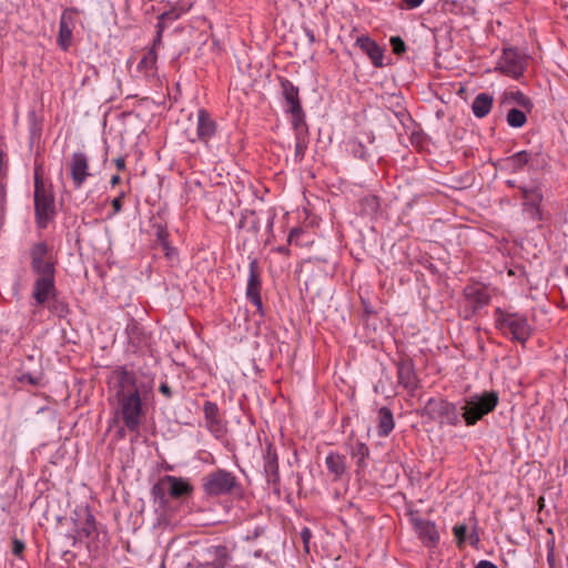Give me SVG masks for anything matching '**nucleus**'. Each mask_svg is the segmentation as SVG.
<instances>
[{
	"mask_svg": "<svg viewBox=\"0 0 568 568\" xmlns=\"http://www.w3.org/2000/svg\"><path fill=\"white\" fill-rule=\"evenodd\" d=\"M112 378L118 403L115 415L129 432L138 435L144 416L142 395L146 388L143 384L139 385L135 374L125 367L115 369Z\"/></svg>",
	"mask_w": 568,
	"mask_h": 568,
	"instance_id": "obj_1",
	"label": "nucleus"
},
{
	"mask_svg": "<svg viewBox=\"0 0 568 568\" xmlns=\"http://www.w3.org/2000/svg\"><path fill=\"white\" fill-rule=\"evenodd\" d=\"M498 403L499 395L495 390H484L465 397L460 407L465 424L476 425L484 416L491 413Z\"/></svg>",
	"mask_w": 568,
	"mask_h": 568,
	"instance_id": "obj_2",
	"label": "nucleus"
},
{
	"mask_svg": "<svg viewBox=\"0 0 568 568\" xmlns=\"http://www.w3.org/2000/svg\"><path fill=\"white\" fill-rule=\"evenodd\" d=\"M34 214L38 227L45 229L55 213L54 194L51 184H47L37 168L34 170Z\"/></svg>",
	"mask_w": 568,
	"mask_h": 568,
	"instance_id": "obj_3",
	"label": "nucleus"
},
{
	"mask_svg": "<svg viewBox=\"0 0 568 568\" xmlns=\"http://www.w3.org/2000/svg\"><path fill=\"white\" fill-rule=\"evenodd\" d=\"M193 493V486L182 477L172 475L163 476L153 487L152 495L161 504L168 501V496L173 499L189 497Z\"/></svg>",
	"mask_w": 568,
	"mask_h": 568,
	"instance_id": "obj_4",
	"label": "nucleus"
},
{
	"mask_svg": "<svg viewBox=\"0 0 568 568\" xmlns=\"http://www.w3.org/2000/svg\"><path fill=\"white\" fill-rule=\"evenodd\" d=\"M496 322L500 328H507L511 338L519 343L524 344L531 334L527 318L517 313H505L500 308H497Z\"/></svg>",
	"mask_w": 568,
	"mask_h": 568,
	"instance_id": "obj_5",
	"label": "nucleus"
},
{
	"mask_svg": "<svg viewBox=\"0 0 568 568\" xmlns=\"http://www.w3.org/2000/svg\"><path fill=\"white\" fill-rule=\"evenodd\" d=\"M236 485V477L225 470L216 469L203 478L202 488L207 496H220L232 491Z\"/></svg>",
	"mask_w": 568,
	"mask_h": 568,
	"instance_id": "obj_6",
	"label": "nucleus"
},
{
	"mask_svg": "<svg viewBox=\"0 0 568 568\" xmlns=\"http://www.w3.org/2000/svg\"><path fill=\"white\" fill-rule=\"evenodd\" d=\"M427 409L434 415L440 417L444 423L450 426H457L460 423L462 410L456 404L442 398H430L426 405Z\"/></svg>",
	"mask_w": 568,
	"mask_h": 568,
	"instance_id": "obj_7",
	"label": "nucleus"
},
{
	"mask_svg": "<svg viewBox=\"0 0 568 568\" xmlns=\"http://www.w3.org/2000/svg\"><path fill=\"white\" fill-rule=\"evenodd\" d=\"M499 65L504 74L518 79L526 70L527 59L517 50L509 48L504 50Z\"/></svg>",
	"mask_w": 568,
	"mask_h": 568,
	"instance_id": "obj_8",
	"label": "nucleus"
},
{
	"mask_svg": "<svg viewBox=\"0 0 568 568\" xmlns=\"http://www.w3.org/2000/svg\"><path fill=\"white\" fill-rule=\"evenodd\" d=\"M196 119V139H192L191 142L199 141L207 146L211 139L216 135L217 124L205 109L197 110Z\"/></svg>",
	"mask_w": 568,
	"mask_h": 568,
	"instance_id": "obj_9",
	"label": "nucleus"
},
{
	"mask_svg": "<svg viewBox=\"0 0 568 568\" xmlns=\"http://www.w3.org/2000/svg\"><path fill=\"white\" fill-rule=\"evenodd\" d=\"M539 154L530 151H519L504 160V169L511 173H518L526 166L535 169L539 165Z\"/></svg>",
	"mask_w": 568,
	"mask_h": 568,
	"instance_id": "obj_10",
	"label": "nucleus"
},
{
	"mask_svg": "<svg viewBox=\"0 0 568 568\" xmlns=\"http://www.w3.org/2000/svg\"><path fill=\"white\" fill-rule=\"evenodd\" d=\"M70 175L75 189H80L91 175L89 172V158L83 152H74L69 164Z\"/></svg>",
	"mask_w": 568,
	"mask_h": 568,
	"instance_id": "obj_11",
	"label": "nucleus"
},
{
	"mask_svg": "<svg viewBox=\"0 0 568 568\" xmlns=\"http://www.w3.org/2000/svg\"><path fill=\"white\" fill-rule=\"evenodd\" d=\"M246 297L256 306L257 310H262L261 276L256 258H252L250 261Z\"/></svg>",
	"mask_w": 568,
	"mask_h": 568,
	"instance_id": "obj_12",
	"label": "nucleus"
},
{
	"mask_svg": "<svg viewBox=\"0 0 568 568\" xmlns=\"http://www.w3.org/2000/svg\"><path fill=\"white\" fill-rule=\"evenodd\" d=\"M264 474L266 481L274 487L280 484L278 457L276 448L272 443H267L263 455Z\"/></svg>",
	"mask_w": 568,
	"mask_h": 568,
	"instance_id": "obj_13",
	"label": "nucleus"
},
{
	"mask_svg": "<svg viewBox=\"0 0 568 568\" xmlns=\"http://www.w3.org/2000/svg\"><path fill=\"white\" fill-rule=\"evenodd\" d=\"M412 524L419 539L427 547H434L439 540V534L434 523L419 517H413Z\"/></svg>",
	"mask_w": 568,
	"mask_h": 568,
	"instance_id": "obj_14",
	"label": "nucleus"
},
{
	"mask_svg": "<svg viewBox=\"0 0 568 568\" xmlns=\"http://www.w3.org/2000/svg\"><path fill=\"white\" fill-rule=\"evenodd\" d=\"M55 278L54 277H37L33 284L32 296L38 305H43L50 298L55 296Z\"/></svg>",
	"mask_w": 568,
	"mask_h": 568,
	"instance_id": "obj_15",
	"label": "nucleus"
},
{
	"mask_svg": "<svg viewBox=\"0 0 568 568\" xmlns=\"http://www.w3.org/2000/svg\"><path fill=\"white\" fill-rule=\"evenodd\" d=\"M397 379L398 384L407 390L414 392L417 389L418 379L410 359H402L397 363Z\"/></svg>",
	"mask_w": 568,
	"mask_h": 568,
	"instance_id": "obj_16",
	"label": "nucleus"
},
{
	"mask_svg": "<svg viewBox=\"0 0 568 568\" xmlns=\"http://www.w3.org/2000/svg\"><path fill=\"white\" fill-rule=\"evenodd\" d=\"M73 16L74 11L67 9L60 18L58 43L63 50H67L72 42Z\"/></svg>",
	"mask_w": 568,
	"mask_h": 568,
	"instance_id": "obj_17",
	"label": "nucleus"
},
{
	"mask_svg": "<svg viewBox=\"0 0 568 568\" xmlns=\"http://www.w3.org/2000/svg\"><path fill=\"white\" fill-rule=\"evenodd\" d=\"M464 294L474 312L483 308L490 302V295L487 288L479 285L467 286L464 291Z\"/></svg>",
	"mask_w": 568,
	"mask_h": 568,
	"instance_id": "obj_18",
	"label": "nucleus"
},
{
	"mask_svg": "<svg viewBox=\"0 0 568 568\" xmlns=\"http://www.w3.org/2000/svg\"><path fill=\"white\" fill-rule=\"evenodd\" d=\"M355 44L368 55L375 67H383V50L373 39L361 36L356 39Z\"/></svg>",
	"mask_w": 568,
	"mask_h": 568,
	"instance_id": "obj_19",
	"label": "nucleus"
},
{
	"mask_svg": "<svg viewBox=\"0 0 568 568\" xmlns=\"http://www.w3.org/2000/svg\"><path fill=\"white\" fill-rule=\"evenodd\" d=\"M203 412L207 429L216 436H220L224 430V426L220 418L217 405L213 402L206 400L203 405Z\"/></svg>",
	"mask_w": 568,
	"mask_h": 568,
	"instance_id": "obj_20",
	"label": "nucleus"
},
{
	"mask_svg": "<svg viewBox=\"0 0 568 568\" xmlns=\"http://www.w3.org/2000/svg\"><path fill=\"white\" fill-rule=\"evenodd\" d=\"M542 193L538 191L524 201L523 211L534 222H540L544 219L541 211Z\"/></svg>",
	"mask_w": 568,
	"mask_h": 568,
	"instance_id": "obj_21",
	"label": "nucleus"
},
{
	"mask_svg": "<svg viewBox=\"0 0 568 568\" xmlns=\"http://www.w3.org/2000/svg\"><path fill=\"white\" fill-rule=\"evenodd\" d=\"M282 93L286 103V112L291 110H298L302 108L298 88L295 87L290 80L283 79L281 81Z\"/></svg>",
	"mask_w": 568,
	"mask_h": 568,
	"instance_id": "obj_22",
	"label": "nucleus"
},
{
	"mask_svg": "<svg viewBox=\"0 0 568 568\" xmlns=\"http://www.w3.org/2000/svg\"><path fill=\"white\" fill-rule=\"evenodd\" d=\"M395 422L392 410L383 406L377 414V434L379 437H387L394 429Z\"/></svg>",
	"mask_w": 568,
	"mask_h": 568,
	"instance_id": "obj_23",
	"label": "nucleus"
},
{
	"mask_svg": "<svg viewBox=\"0 0 568 568\" xmlns=\"http://www.w3.org/2000/svg\"><path fill=\"white\" fill-rule=\"evenodd\" d=\"M325 464L328 473L334 476V480H338L346 471V458L338 453H329L325 458Z\"/></svg>",
	"mask_w": 568,
	"mask_h": 568,
	"instance_id": "obj_24",
	"label": "nucleus"
},
{
	"mask_svg": "<svg viewBox=\"0 0 568 568\" xmlns=\"http://www.w3.org/2000/svg\"><path fill=\"white\" fill-rule=\"evenodd\" d=\"M493 97L488 93H479L475 97L471 110L476 118L481 119L488 115L493 106Z\"/></svg>",
	"mask_w": 568,
	"mask_h": 568,
	"instance_id": "obj_25",
	"label": "nucleus"
},
{
	"mask_svg": "<svg viewBox=\"0 0 568 568\" xmlns=\"http://www.w3.org/2000/svg\"><path fill=\"white\" fill-rule=\"evenodd\" d=\"M349 454L356 459V473L359 474L367 467L366 460L369 457V448L365 443L356 442L351 447Z\"/></svg>",
	"mask_w": 568,
	"mask_h": 568,
	"instance_id": "obj_26",
	"label": "nucleus"
},
{
	"mask_svg": "<svg viewBox=\"0 0 568 568\" xmlns=\"http://www.w3.org/2000/svg\"><path fill=\"white\" fill-rule=\"evenodd\" d=\"M292 115V126L295 135H308V128L305 121L303 108L287 111Z\"/></svg>",
	"mask_w": 568,
	"mask_h": 568,
	"instance_id": "obj_27",
	"label": "nucleus"
},
{
	"mask_svg": "<svg viewBox=\"0 0 568 568\" xmlns=\"http://www.w3.org/2000/svg\"><path fill=\"white\" fill-rule=\"evenodd\" d=\"M381 201L376 195H366L359 200V210L363 215L374 216L379 212Z\"/></svg>",
	"mask_w": 568,
	"mask_h": 568,
	"instance_id": "obj_28",
	"label": "nucleus"
},
{
	"mask_svg": "<svg viewBox=\"0 0 568 568\" xmlns=\"http://www.w3.org/2000/svg\"><path fill=\"white\" fill-rule=\"evenodd\" d=\"M181 17V11L178 8H171L168 11H164L159 16V22L156 24L158 28V39L160 40L163 30L166 28L168 23H171L178 20Z\"/></svg>",
	"mask_w": 568,
	"mask_h": 568,
	"instance_id": "obj_29",
	"label": "nucleus"
},
{
	"mask_svg": "<svg viewBox=\"0 0 568 568\" xmlns=\"http://www.w3.org/2000/svg\"><path fill=\"white\" fill-rule=\"evenodd\" d=\"M506 99L518 104L523 110L530 112L534 108L531 100L521 91H511L506 93Z\"/></svg>",
	"mask_w": 568,
	"mask_h": 568,
	"instance_id": "obj_30",
	"label": "nucleus"
},
{
	"mask_svg": "<svg viewBox=\"0 0 568 568\" xmlns=\"http://www.w3.org/2000/svg\"><path fill=\"white\" fill-rule=\"evenodd\" d=\"M526 112L527 111L517 108L510 109L507 113L508 125L516 129L524 126L527 122Z\"/></svg>",
	"mask_w": 568,
	"mask_h": 568,
	"instance_id": "obj_31",
	"label": "nucleus"
},
{
	"mask_svg": "<svg viewBox=\"0 0 568 568\" xmlns=\"http://www.w3.org/2000/svg\"><path fill=\"white\" fill-rule=\"evenodd\" d=\"M32 272L37 277H54V264L49 260L38 262L31 265Z\"/></svg>",
	"mask_w": 568,
	"mask_h": 568,
	"instance_id": "obj_32",
	"label": "nucleus"
},
{
	"mask_svg": "<svg viewBox=\"0 0 568 568\" xmlns=\"http://www.w3.org/2000/svg\"><path fill=\"white\" fill-rule=\"evenodd\" d=\"M310 143L308 135H295L294 162L301 163Z\"/></svg>",
	"mask_w": 568,
	"mask_h": 568,
	"instance_id": "obj_33",
	"label": "nucleus"
},
{
	"mask_svg": "<svg viewBox=\"0 0 568 568\" xmlns=\"http://www.w3.org/2000/svg\"><path fill=\"white\" fill-rule=\"evenodd\" d=\"M156 63V53L153 49L146 52V54L138 63V70L140 72H149L154 69Z\"/></svg>",
	"mask_w": 568,
	"mask_h": 568,
	"instance_id": "obj_34",
	"label": "nucleus"
},
{
	"mask_svg": "<svg viewBox=\"0 0 568 568\" xmlns=\"http://www.w3.org/2000/svg\"><path fill=\"white\" fill-rule=\"evenodd\" d=\"M48 246L43 242L36 243L31 250V265L45 261Z\"/></svg>",
	"mask_w": 568,
	"mask_h": 568,
	"instance_id": "obj_35",
	"label": "nucleus"
},
{
	"mask_svg": "<svg viewBox=\"0 0 568 568\" xmlns=\"http://www.w3.org/2000/svg\"><path fill=\"white\" fill-rule=\"evenodd\" d=\"M389 42L395 54L400 55L406 51V44L400 37H392Z\"/></svg>",
	"mask_w": 568,
	"mask_h": 568,
	"instance_id": "obj_36",
	"label": "nucleus"
},
{
	"mask_svg": "<svg viewBox=\"0 0 568 568\" xmlns=\"http://www.w3.org/2000/svg\"><path fill=\"white\" fill-rule=\"evenodd\" d=\"M458 546H462L466 539L467 527L465 525H456L453 528Z\"/></svg>",
	"mask_w": 568,
	"mask_h": 568,
	"instance_id": "obj_37",
	"label": "nucleus"
},
{
	"mask_svg": "<svg viewBox=\"0 0 568 568\" xmlns=\"http://www.w3.org/2000/svg\"><path fill=\"white\" fill-rule=\"evenodd\" d=\"M50 311L59 317H63L68 313V306L62 302L54 301L50 305Z\"/></svg>",
	"mask_w": 568,
	"mask_h": 568,
	"instance_id": "obj_38",
	"label": "nucleus"
},
{
	"mask_svg": "<svg viewBox=\"0 0 568 568\" xmlns=\"http://www.w3.org/2000/svg\"><path fill=\"white\" fill-rule=\"evenodd\" d=\"M125 196V193L124 191H121L118 196H115L113 200H112V207H113V213L112 215H115L118 213H120L122 211V206H123V199Z\"/></svg>",
	"mask_w": 568,
	"mask_h": 568,
	"instance_id": "obj_39",
	"label": "nucleus"
},
{
	"mask_svg": "<svg viewBox=\"0 0 568 568\" xmlns=\"http://www.w3.org/2000/svg\"><path fill=\"white\" fill-rule=\"evenodd\" d=\"M94 529V517L91 514H88L85 525L82 527L81 531L85 537H89Z\"/></svg>",
	"mask_w": 568,
	"mask_h": 568,
	"instance_id": "obj_40",
	"label": "nucleus"
},
{
	"mask_svg": "<svg viewBox=\"0 0 568 568\" xmlns=\"http://www.w3.org/2000/svg\"><path fill=\"white\" fill-rule=\"evenodd\" d=\"M26 549V545L22 540L18 539V538H13L12 539V554L16 556V557H21V555L23 554Z\"/></svg>",
	"mask_w": 568,
	"mask_h": 568,
	"instance_id": "obj_41",
	"label": "nucleus"
},
{
	"mask_svg": "<svg viewBox=\"0 0 568 568\" xmlns=\"http://www.w3.org/2000/svg\"><path fill=\"white\" fill-rule=\"evenodd\" d=\"M156 235H158V240L162 243L164 250L166 251V255L169 256L171 247L169 246V243L166 241V236H168L166 231L162 227H159Z\"/></svg>",
	"mask_w": 568,
	"mask_h": 568,
	"instance_id": "obj_42",
	"label": "nucleus"
},
{
	"mask_svg": "<svg viewBox=\"0 0 568 568\" xmlns=\"http://www.w3.org/2000/svg\"><path fill=\"white\" fill-rule=\"evenodd\" d=\"M518 190H519L524 201L527 200L528 197H530L532 195V193H537L538 191H540L539 187H536V186L527 187L525 185H519Z\"/></svg>",
	"mask_w": 568,
	"mask_h": 568,
	"instance_id": "obj_43",
	"label": "nucleus"
},
{
	"mask_svg": "<svg viewBox=\"0 0 568 568\" xmlns=\"http://www.w3.org/2000/svg\"><path fill=\"white\" fill-rule=\"evenodd\" d=\"M20 382H22V383H28V384H30V385L36 386V385H38V384H39V377L33 376V375H32V374H30V373H24V374H22V375H21V377H20Z\"/></svg>",
	"mask_w": 568,
	"mask_h": 568,
	"instance_id": "obj_44",
	"label": "nucleus"
},
{
	"mask_svg": "<svg viewBox=\"0 0 568 568\" xmlns=\"http://www.w3.org/2000/svg\"><path fill=\"white\" fill-rule=\"evenodd\" d=\"M159 390L162 395H164L166 398H171L172 397V390H171V387L168 385V383H161L160 387H159Z\"/></svg>",
	"mask_w": 568,
	"mask_h": 568,
	"instance_id": "obj_45",
	"label": "nucleus"
},
{
	"mask_svg": "<svg viewBox=\"0 0 568 568\" xmlns=\"http://www.w3.org/2000/svg\"><path fill=\"white\" fill-rule=\"evenodd\" d=\"M406 9H415L419 7L424 0H402Z\"/></svg>",
	"mask_w": 568,
	"mask_h": 568,
	"instance_id": "obj_46",
	"label": "nucleus"
},
{
	"mask_svg": "<svg viewBox=\"0 0 568 568\" xmlns=\"http://www.w3.org/2000/svg\"><path fill=\"white\" fill-rule=\"evenodd\" d=\"M475 568H498L497 565H495L494 562L489 561V560H486V559H483L480 560L476 566Z\"/></svg>",
	"mask_w": 568,
	"mask_h": 568,
	"instance_id": "obj_47",
	"label": "nucleus"
},
{
	"mask_svg": "<svg viewBox=\"0 0 568 568\" xmlns=\"http://www.w3.org/2000/svg\"><path fill=\"white\" fill-rule=\"evenodd\" d=\"M114 164L119 171H123L125 169V159L123 156L116 158Z\"/></svg>",
	"mask_w": 568,
	"mask_h": 568,
	"instance_id": "obj_48",
	"label": "nucleus"
},
{
	"mask_svg": "<svg viewBox=\"0 0 568 568\" xmlns=\"http://www.w3.org/2000/svg\"><path fill=\"white\" fill-rule=\"evenodd\" d=\"M301 232H302V231H301L300 229H292V230L290 231V234H288V239H287V240H288V242H290V243H292V242H293V239H294L295 236H298V235L301 234Z\"/></svg>",
	"mask_w": 568,
	"mask_h": 568,
	"instance_id": "obj_49",
	"label": "nucleus"
},
{
	"mask_svg": "<svg viewBox=\"0 0 568 568\" xmlns=\"http://www.w3.org/2000/svg\"><path fill=\"white\" fill-rule=\"evenodd\" d=\"M251 217L253 219V220H252V226H251V227H252V230H253V232H254V233H257V231H258V221H257V219L255 217V214H254L253 212L251 213Z\"/></svg>",
	"mask_w": 568,
	"mask_h": 568,
	"instance_id": "obj_50",
	"label": "nucleus"
},
{
	"mask_svg": "<svg viewBox=\"0 0 568 568\" xmlns=\"http://www.w3.org/2000/svg\"><path fill=\"white\" fill-rule=\"evenodd\" d=\"M302 538L305 544L308 542V539L311 538V531L308 528H304L302 531Z\"/></svg>",
	"mask_w": 568,
	"mask_h": 568,
	"instance_id": "obj_51",
	"label": "nucleus"
},
{
	"mask_svg": "<svg viewBox=\"0 0 568 568\" xmlns=\"http://www.w3.org/2000/svg\"><path fill=\"white\" fill-rule=\"evenodd\" d=\"M126 429H128V428L125 427V425H124L123 427L119 428V429H118V432H116L118 437H119V438H124V437H125V430H126Z\"/></svg>",
	"mask_w": 568,
	"mask_h": 568,
	"instance_id": "obj_52",
	"label": "nucleus"
},
{
	"mask_svg": "<svg viewBox=\"0 0 568 568\" xmlns=\"http://www.w3.org/2000/svg\"><path fill=\"white\" fill-rule=\"evenodd\" d=\"M306 36H307V38H308L311 43H313L315 41V37H314V33H313L312 30L307 29L306 30Z\"/></svg>",
	"mask_w": 568,
	"mask_h": 568,
	"instance_id": "obj_53",
	"label": "nucleus"
},
{
	"mask_svg": "<svg viewBox=\"0 0 568 568\" xmlns=\"http://www.w3.org/2000/svg\"><path fill=\"white\" fill-rule=\"evenodd\" d=\"M120 180H121V178L118 174L113 175L110 181L111 185H113V186L116 185L118 183H120Z\"/></svg>",
	"mask_w": 568,
	"mask_h": 568,
	"instance_id": "obj_54",
	"label": "nucleus"
},
{
	"mask_svg": "<svg viewBox=\"0 0 568 568\" xmlns=\"http://www.w3.org/2000/svg\"><path fill=\"white\" fill-rule=\"evenodd\" d=\"M277 252L281 254H288L290 250L287 246H278Z\"/></svg>",
	"mask_w": 568,
	"mask_h": 568,
	"instance_id": "obj_55",
	"label": "nucleus"
},
{
	"mask_svg": "<svg viewBox=\"0 0 568 568\" xmlns=\"http://www.w3.org/2000/svg\"><path fill=\"white\" fill-rule=\"evenodd\" d=\"M246 221H247V216L242 217L239 222V229L245 227Z\"/></svg>",
	"mask_w": 568,
	"mask_h": 568,
	"instance_id": "obj_56",
	"label": "nucleus"
},
{
	"mask_svg": "<svg viewBox=\"0 0 568 568\" xmlns=\"http://www.w3.org/2000/svg\"><path fill=\"white\" fill-rule=\"evenodd\" d=\"M507 185L510 186V187H515L516 186V182L513 181V180H507L506 181Z\"/></svg>",
	"mask_w": 568,
	"mask_h": 568,
	"instance_id": "obj_57",
	"label": "nucleus"
},
{
	"mask_svg": "<svg viewBox=\"0 0 568 568\" xmlns=\"http://www.w3.org/2000/svg\"><path fill=\"white\" fill-rule=\"evenodd\" d=\"M479 539H478V536H470V544H475L477 542Z\"/></svg>",
	"mask_w": 568,
	"mask_h": 568,
	"instance_id": "obj_58",
	"label": "nucleus"
},
{
	"mask_svg": "<svg viewBox=\"0 0 568 568\" xmlns=\"http://www.w3.org/2000/svg\"><path fill=\"white\" fill-rule=\"evenodd\" d=\"M458 568H465V566H464V565H460Z\"/></svg>",
	"mask_w": 568,
	"mask_h": 568,
	"instance_id": "obj_59",
	"label": "nucleus"
}]
</instances>
